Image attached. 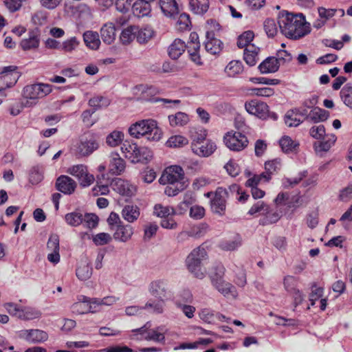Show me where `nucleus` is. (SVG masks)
Masks as SVG:
<instances>
[{"instance_id":"obj_1","label":"nucleus","mask_w":352,"mask_h":352,"mask_svg":"<svg viewBox=\"0 0 352 352\" xmlns=\"http://www.w3.org/2000/svg\"><path fill=\"white\" fill-rule=\"evenodd\" d=\"M276 210L270 209L267 204L262 201L256 202L249 210L248 214L263 215L259 220V224L267 226L278 221L280 217L287 214H292L303 203L302 197L298 193L291 195L288 192H280L274 199Z\"/></svg>"},{"instance_id":"obj_2","label":"nucleus","mask_w":352,"mask_h":352,"mask_svg":"<svg viewBox=\"0 0 352 352\" xmlns=\"http://www.w3.org/2000/svg\"><path fill=\"white\" fill-rule=\"evenodd\" d=\"M278 23L282 34L288 38L298 39L307 32L306 17L302 13L283 10L278 13Z\"/></svg>"},{"instance_id":"obj_3","label":"nucleus","mask_w":352,"mask_h":352,"mask_svg":"<svg viewBox=\"0 0 352 352\" xmlns=\"http://www.w3.org/2000/svg\"><path fill=\"white\" fill-rule=\"evenodd\" d=\"M207 258V252L202 247L194 249L187 256L186 259L187 269L195 278L201 280L206 277L207 272L204 267V264Z\"/></svg>"},{"instance_id":"obj_4","label":"nucleus","mask_w":352,"mask_h":352,"mask_svg":"<svg viewBox=\"0 0 352 352\" xmlns=\"http://www.w3.org/2000/svg\"><path fill=\"white\" fill-rule=\"evenodd\" d=\"M129 134L136 138L146 135L147 139L157 141L162 137V131L153 120H142L132 124L129 129Z\"/></svg>"},{"instance_id":"obj_5","label":"nucleus","mask_w":352,"mask_h":352,"mask_svg":"<svg viewBox=\"0 0 352 352\" xmlns=\"http://www.w3.org/2000/svg\"><path fill=\"white\" fill-rule=\"evenodd\" d=\"M52 91V85L45 83H34L24 87L22 96L25 99L24 106L32 107L36 105L40 99L44 98Z\"/></svg>"},{"instance_id":"obj_6","label":"nucleus","mask_w":352,"mask_h":352,"mask_svg":"<svg viewBox=\"0 0 352 352\" xmlns=\"http://www.w3.org/2000/svg\"><path fill=\"white\" fill-rule=\"evenodd\" d=\"M99 148V141L96 135L87 133L82 136L76 144V155L78 157H87Z\"/></svg>"},{"instance_id":"obj_7","label":"nucleus","mask_w":352,"mask_h":352,"mask_svg":"<svg viewBox=\"0 0 352 352\" xmlns=\"http://www.w3.org/2000/svg\"><path fill=\"white\" fill-rule=\"evenodd\" d=\"M184 172L179 166H170L167 167L160 179L162 184H177L181 188H184Z\"/></svg>"},{"instance_id":"obj_8","label":"nucleus","mask_w":352,"mask_h":352,"mask_svg":"<svg viewBox=\"0 0 352 352\" xmlns=\"http://www.w3.org/2000/svg\"><path fill=\"white\" fill-rule=\"evenodd\" d=\"M223 142L230 151L239 152L248 145V138L239 131H228L223 136Z\"/></svg>"},{"instance_id":"obj_9","label":"nucleus","mask_w":352,"mask_h":352,"mask_svg":"<svg viewBox=\"0 0 352 352\" xmlns=\"http://www.w3.org/2000/svg\"><path fill=\"white\" fill-rule=\"evenodd\" d=\"M67 173L76 177L82 187L91 185L94 180V176L89 173L87 167L83 164H77L68 168Z\"/></svg>"},{"instance_id":"obj_10","label":"nucleus","mask_w":352,"mask_h":352,"mask_svg":"<svg viewBox=\"0 0 352 352\" xmlns=\"http://www.w3.org/2000/svg\"><path fill=\"white\" fill-rule=\"evenodd\" d=\"M19 78L15 66H7L0 68V93H2L4 85L11 87L16 84Z\"/></svg>"},{"instance_id":"obj_11","label":"nucleus","mask_w":352,"mask_h":352,"mask_svg":"<svg viewBox=\"0 0 352 352\" xmlns=\"http://www.w3.org/2000/svg\"><path fill=\"white\" fill-rule=\"evenodd\" d=\"M308 118L305 108L288 110L284 116V122L288 127H296Z\"/></svg>"},{"instance_id":"obj_12","label":"nucleus","mask_w":352,"mask_h":352,"mask_svg":"<svg viewBox=\"0 0 352 352\" xmlns=\"http://www.w3.org/2000/svg\"><path fill=\"white\" fill-rule=\"evenodd\" d=\"M19 337L30 344H39L48 340V333L41 329H23L19 332Z\"/></svg>"},{"instance_id":"obj_13","label":"nucleus","mask_w":352,"mask_h":352,"mask_svg":"<svg viewBox=\"0 0 352 352\" xmlns=\"http://www.w3.org/2000/svg\"><path fill=\"white\" fill-rule=\"evenodd\" d=\"M149 294L157 298L163 300L169 296L168 283L164 279H157L150 283L148 286Z\"/></svg>"},{"instance_id":"obj_14","label":"nucleus","mask_w":352,"mask_h":352,"mask_svg":"<svg viewBox=\"0 0 352 352\" xmlns=\"http://www.w3.org/2000/svg\"><path fill=\"white\" fill-rule=\"evenodd\" d=\"M246 111L254 116L261 118L266 119L269 114V107L265 102L252 100L245 104Z\"/></svg>"},{"instance_id":"obj_15","label":"nucleus","mask_w":352,"mask_h":352,"mask_svg":"<svg viewBox=\"0 0 352 352\" xmlns=\"http://www.w3.org/2000/svg\"><path fill=\"white\" fill-rule=\"evenodd\" d=\"M153 88L151 87H148L147 85H140L135 87L134 90L135 94H137L138 92L141 93L140 98L141 100L150 101L152 102H162L163 104H179L180 100H168L159 98H148V94L153 93Z\"/></svg>"},{"instance_id":"obj_16","label":"nucleus","mask_w":352,"mask_h":352,"mask_svg":"<svg viewBox=\"0 0 352 352\" xmlns=\"http://www.w3.org/2000/svg\"><path fill=\"white\" fill-rule=\"evenodd\" d=\"M47 249L50 252L47 254V260L54 264H56L60 261V246H59V236L57 234H51L47 243Z\"/></svg>"},{"instance_id":"obj_17","label":"nucleus","mask_w":352,"mask_h":352,"mask_svg":"<svg viewBox=\"0 0 352 352\" xmlns=\"http://www.w3.org/2000/svg\"><path fill=\"white\" fill-rule=\"evenodd\" d=\"M113 189L120 195L132 197L136 192V186L121 178L116 179L111 184Z\"/></svg>"},{"instance_id":"obj_18","label":"nucleus","mask_w":352,"mask_h":352,"mask_svg":"<svg viewBox=\"0 0 352 352\" xmlns=\"http://www.w3.org/2000/svg\"><path fill=\"white\" fill-rule=\"evenodd\" d=\"M228 197V190L226 188H219L213 199L211 200L212 210L218 214H221L226 209V198Z\"/></svg>"},{"instance_id":"obj_19","label":"nucleus","mask_w":352,"mask_h":352,"mask_svg":"<svg viewBox=\"0 0 352 352\" xmlns=\"http://www.w3.org/2000/svg\"><path fill=\"white\" fill-rule=\"evenodd\" d=\"M112 230H114L113 239L122 243L129 241L134 233L133 228L131 225L124 224V223L116 228H112Z\"/></svg>"},{"instance_id":"obj_20","label":"nucleus","mask_w":352,"mask_h":352,"mask_svg":"<svg viewBox=\"0 0 352 352\" xmlns=\"http://www.w3.org/2000/svg\"><path fill=\"white\" fill-rule=\"evenodd\" d=\"M56 186L58 191L66 195H71L76 188V183L71 177L61 175L57 179Z\"/></svg>"},{"instance_id":"obj_21","label":"nucleus","mask_w":352,"mask_h":352,"mask_svg":"<svg viewBox=\"0 0 352 352\" xmlns=\"http://www.w3.org/2000/svg\"><path fill=\"white\" fill-rule=\"evenodd\" d=\"M109 170L112 175H119L125 169V162L117 153H111L109 155Z\"/></svg>"},{"instance_id":"obj_22","label":"nucleus","mask_w":352,"mask_h":352,"mask_svg":"<svg viewBox=\"0 0 352 352\" xmlns=\"http://www.w3.org/2000/svg\"><path fill=\"white\" fill-rule=\"evenodd\" d=\"M39 43L40 32L38 29H34L29 32L28 38L23 39L20 45L23 50H30L37 48Z\"/></svg>"},{"instance_id":"obj_23","label":"nucleus","mask_w":352,"mask_h":352,"mask_svg":"<svg viewBox=\"0 0 352 352\" xmlns=\"http://www.w3.org/2000/svg\"><path fill=\"white\" fill-rule=\"evenodd\" d=\"M324 289L322 287H318L314 284L311 285V294L309 295V302L311 306L316 305V300H319V307L322 311H324L327 305V298H322Z\"/></svg>"},{"instance_id":"obj_24","label":"nucleus","mask_w":352,"mask_h":352,"mask_svg":"<svg viewBox=\"0 0 352 352\" xmlns=\"http://www.w3.org/2000/svg\"><path fill=\"white\" fill-rule=\"evenodd\" d=\"M191 148L192 152L199 157H208L215 151L217 146L214 142L208 140L201 144H195Z\"/></svg>"},{"instance_id":"obj_25","label":"nucleus","mask_w":352,"mask_h":352,"mask_svg":"<svg viewBox=\"0 0 352 352\" xmlns=\"http://www.w3.org/2000/svg\"><path fill=\"white\" fill-rule=\"evenodd\" d=\"M336 140L335 135H327L326 137L314 144V148L317 155L322 156L324 153L327 152L334 144Z\"/></svg>"},{"instance_id":"obj_26","label":"nucleus","mask_w":352,"mask_h":352,"mask_svg":"<svg viewBox=\"0 0 352 352\" xmlns=\"http://www.w3.org/2000/svg\"><path fill=\"white\" fill-rule=\"evenodd\" d=\"M222 42L214 37V32H206L204 43L206 50L211 54H217L221 50Z\"/></svg>"},{"instance_id":"obj_27","label":"nucleus","mask_w":352,"mask_h":352,"mask_svg":"<svg viewBox=\"0 0 352 352\" xmlns=\"http://www.w3.org/2000/svg\"><path fill=\"white\" fill-rule=\"evenodd\" d=\"M167 329L164 326H159L148 331L144 338L147 341L164 344L165 342V333Z\"/></svg>"},{"instance_id":"obj_28","label":"nucleus","mask_w":352,"mask_h":352,"mask_svg":"<svg viewBox=\"0 0 352 352\" xmlns=\"http://www.w3.org/2000/svg\"><path fill=\"white\" fill-rule=\"evenodd\" d=\"M153 0H138L132 6V11L134 16L140 18L147 16L151 12L150 1Z\"/></svg>"},{"instance_id":"obj_29","label":"nucleus","mask_w":352,"mask_h":352,"mask_svg":"<svg viewBox=\"0 0 352 352\" xmlns=\"http://www.w3.org/2000/svg\"><path fill=\"white\" fill-rule=\"evenodd\" d=\"M186 44L179 38H176L168 48V56L170 58L176 60L185 52Z\"/></svg>"},{"instance_id":"obj_30","label":"nucleus","mask_w":352,"mask_h":352,"mask_svg":"<svg viewBox=\"0 0 352 352\" xmlns=\"http://www.w3.org/2000/svg\"><path fill=\"white\" fill-rule=\"evenodd\" d=\"M92 271L90 262L86 258L82 260L78 264L76 270V275L79 280H87L91 278Z\"/></svg>"},{"instance_id":"obj_31","label":"nucleus","mask_w":352,"mask_h":352,"mask_svg":"<svg viewBox=\"0 0 352 352\" xmlns=\"http://www.w3.org/2000/svg\"><path fill=\"white\" fill-rule=\"evenodd\" d=\"M100 36L102 41L107 45H110L116 39V28L113 23L104 24L100 29Z\"/></svg>"},{"instance_id":"obj_32","label":"nucleus","mask_w":352,"mask_h":352,"mask_svg":"<svg viewBox=\"0 0 352 352\" xmlns=\"http://www.w3.org/2000/svg\"><path fill=\"white\" fill-rule=\"evenodd\" d=\"M83 41L85 45L90 50H96L100 45L99 34L97 32L88 30L84 32Z\"/></svg>"},{"instance_id":"obj_33","label":"nucleus","mask_w":352,"mask_h":352,"mask_svg":"<svg viewBox=\"0 0 352 352\" xmlns=\"http://www.w3.org/2000/svg\"><path fill=\"white\" fill-rule=\"evenodd\" d=\"M140 208L136 205H126L121 211L122 217L129 223H133L139 218Z\"/></svg>"},{"instance_id":"obj_34","label":"nucleus","mask_w":352,"mask_h":352,"mask_svg":"<svg viewBox=\"0 0 352 352\" xmlns=\"http://www.w3.org/2000/svg\"><path fill=\"white\" fill-rule=\"evenodd\" d=\"M260 49L255 45L247 46L244 50L243 58L245 63L250 66H254L258 60V52Z\"/></svg>"},{"instance_id":"obj_35","label":"nucleus","mask_w":352,"mask_h":352,"mask_svg":"<svg viewBox=\"0 0 352 352\" xmlns=\"http://www.w3.org/2000/svg\"><path fill=\"white\" fill-rule=\"evenodd\" d=\"M279 66L275 57H269L259 65L258 69L262 74L274 73L278 71Z\"/></svg>"},{"instance_id":"obj_36","label":"nucleus","mask_w":352,"mask_h":352,"mask_svg":"<svg viewBox=\"0 0 352 352\" xmlns=\"http://www.w3.org/2000/svg\"><path fill=\"white\" fill-rule=\"evenodd\" d=\"M213 287L224 296H228L231 295L234 296L235 295V287L230 283L223 280L217 281L214 279L212 283Z\"/></svg>"},{"instance_id":"obj_37","label":"nucleus","mask_w":352,"mask_h":352,"mask_svg":"<svg viewBox=\"0 0 352 352\" xmlns=\"http://www.w3.org/2000/svg\"><path fill=\"white\" fill-rule=\"evenodd\" d=\"M189 133L190 138L192 140L191 148H192L195 144L197 146L204 143L208 134L207 131L203 128L191 129Z\"/></svg>"},{"instance_id":"obj_38","label":"nucleus","mask_w":352,"mask_h":352,"mask_svg":"<svg viewBox=\"0 0 352 352\" xmlns=\"http://www.w3.org/2000/svg\"><path fill=\"white\" fill-rule=\"evenodd\" d=\"M224 72L228 77H236L243 72V63L239 60H231L226 66Z\"/></svg>"},{"instance_id":"obj_39","label":"nucleus","mask_w":352,"mask_h":352,"mask_svg":"<svg viewBox=\"0 0 352 352\" xmlns=\"http://www.w3.org/2000/svg\"><path fill=\"white\" fill-rule=\"evenodd\" d=\"M162 11L167 16H173L178 13V8L175 0H160Z\"/></svg>"},{"instance_id":"obj_40","label":"nucleus","mask_w":352,"mask_h":352,"mask_svg":"<svg viewBox=\"0 0 352 352\" xmlns=\"http://www.w3.org/2000/svg\"><path fill=\"white\" fill-rule=\"evenodd\" d=\"M168 121L172 126H182L189 122L190 118L186 113L179 111L174 115H170Z\"/></svg>"},{"instance_id":"obj_41","label":"nucleus","mask_w":352,"mask_h":352,"mask_svg":"<svg viewBox=\"0 0 352 352\" xmlns=\"http://www.w3.org/2000/svg\"><path fill=\"white\" fill-rule=\"evenodd\" d=\"M190 10L197 14H203L207 12L209 8L208 0H190Z\"/></svg>"},{"instance_id":"obj_42","label":"nucleus","mask_w":352,"mask_h":352,"mask_svg":"<svg viewBox=\"0 0 352 352\" xmlns=\"http://www.w3.org/2000/svg\"><path fill=\"white\" fill-rule=\"evenodd\" d=\"M329 117V113L321 108L314 107L309 111V120L315 123L324 122Z\"/></svg>"},{"instance_id":"obj_43","label":"nucleus","mask_w":352,"mask_h":352,"mask_svg":"<svg viewBox=\"0 0 352 352\" xmlns=\"http://www.w3.org/2000/svg\"><path fill=\"white\" fill-rule=\"evenodd\" d=\"M154 32L150 27H144L139 28L137 27L136 30V39L140 43H147L153 36Z\"/></svg>"},{"instance_id":"obj_44","label":"nucleus","mask_w":352,"mask_h":352,"mask_svg":"<svg viewBox=\"0 0 352 352\" xmlns=\"http://www.w3.org/2000/svg\"><path fill=\"white\" fill-rule=\"evenodd\" d=\"M41 312L36 308L30 307H22L19 318L25 320H34L40 318Z\"/></svg>"},{"instance_id":"obj_45","label":"nucleus","mask_w":352,"mask_h":352,"mask_svg":"<svg viewBox=\"0 0 352 352\" xmlns=\"http://www.w3.org/2000/svg\"><path fill=\"white\" fill-rule=\"evenodd\" d=\"M242 245L241 237L239 235L232 239L226 240L221 243L220 248L226 251H234Z\"/></svg>"},{"instance_id":"obj_46","label":"nucleus","mask_w":352,"mask_h":352,"mask_svg":"<svg viewBox=\"0 0 352 352\" xmlns=\"http://www.w3.org/2000/svg\"><path fill=\"white\" fill-rule=\"evenodd\" d=\"M153 213L158 217L162 219L168 217L170 215H175V210L168 206H163L162 204H156L154 206Z\"/></svg>"},{"instance_id":"obj_47","label":"nucleus","mask_w":352,"mask_h":352,"mask_svg":"<svg viewBox=\"0 0 352 352\" xmlns=\"http://www.w3.org/2000/svg\"><path fill=\"white\" fill-rule=\"evenodd\" d=\"M279 144L283 151L285 153L296 151L299 146V144L298 142H296L294 140H292V138L289 136H283L279 140Z\"/></svg>"},{"instance_id":"obj_48","label":"nucleus","mask_w":352,"mask_h":352,"mask_svg":"<svg viewBox=\"0 0 352 352\" xmlns=\"http://www.w3.org/2000/svg\"><path fill=\"white\" fill-rule=\"evenodd\" d=\"M164 302L163 300H150L144 307H142L143 309H151V311L153 314H160L164 311Z\"/></svg>"},{"instance_id":"obj_49","label":"nucleus","mask_w":352,"mask_h":352,"mask_svg":"<svg viewBox=\"0 0 352 352\" xmlns=\"http://www.w3.org/2000/svg\"><path fill=\"white\" fill-rule=\"evenodd\" d=\"M137 26H129L124 29L120 34V41L123 44L130 43L136 38Z\"/></svg>"},{"instance_id":"obj_50","label":"nucleus","mask_w":352,"mask_h":352,"mask_svg":"<svg viewBox=\"0 0 352 352\" xmlns=\"http://www.w3.org/2000/svg\"><path fill=\"white\" fill-rule=\"evenodd\" d=\"M340 98L344 104L352 109V85H345L340 92Z\"/></svg>"},{"instance_id":"obj_51","label":"nucleus","mask_w":352,"mask_h":352,"mask_svg":"<svg viewBox=\"0 0 352 352\" xmlns=\"http://www.w3.org/2000/svg\"><path fill=\"white\" fill-rule=\"evenodd\" d=\"M124 139V133L120 131H113L106 138V143L111 147L118 146Z\"/></svg>"},{"instance_id":"obj_52","label":"nucleus","mask_w":352,"mask_h":352,"mask_svg":"<svg viewBox=\"0 0 352 352\" xmlns=\"http://www.w3.org/2000/svg\"><path fill=\"white\" fill-rule=\"evenodd\" d=\"M254 34L252 31H246L241 34L238 38L237 45L239 48L247 49V46L254 45L250 43L254 38Z\"/></svg>"},{"instance_id":"obj_53","label":"nucleus","mask_w":352,"mask_h":352,"mask_svg":"<svg viewBox=\"0 0 352 352\" xmlns=\"http://www.w3.org/2000/svg\"><path fill=\"white\" fill-rule=\"evenodd\" d=\"M82 300H87L89 313H96L100 311L102 308L100 298H89L85 296H81Z\"/></svg>"},{"instance_id":"obj_54","label":"nucleus","mask_w":352,"mask_h":352,"mask_svg":"<svg viewBox=\"0 0 352 352\" xmlns=\"http://www.w3.org/2000/svg\"><path fill=\"white\" fill-rule=\"evenodd\" d=\"M87 300H82L81 296L78 297V301L74 303L72 306L73 313L77 314H85L89 313V305Z\"/></svg>"},{"instance_id":"obj_55","label":"nucleus","mask_w":352,"mask_h":352,"mask_svg":"<svg viewBox=\"0 0 352 352\" xmlns=\"http://www.w3.org/2000/svg\"><path fill=\"white\" fill-rule=\"evenodd\" d=\"M83 214L78 212H72L65 215V219L71 226H78L82 223Z\"/></svg>"},{"instance_id":"obj_56","label":"nucleus","mask_w":352,"mask_h":352,"mask_svg":"<svg viewBox=\"0 0 352 352\" xmlns=\"http://www.w3.org/2000/svg\"><path fill=\"white\" fill-rule=\"evenodd\" d=\"M188 140L182 135H174L170 137L166 142V146L168 147H182L188 144Z\"/></svg>"},{"instance_id":"obj_57","label":"nucleus","mask_w":352,"mask_h":352,"mask_svg":"<svg viewBox=\"0 0 352 352\" xmlns=\"http://www.w3.org/2000/svg\"><path fill=\"white\" fill-rule=\"evenodd\" d=\"M193 202L194 199L192 197L186 195L184 197V200L182 202H180L178 204L177 208L175 209L176 212L175 214H184L188 210V209L190 208Z\"/></svg>"},{"instance_id":"obj_58","label":"nucleus","mask_w":352,"mask_h":352,"mask_svg":"<svg viewBox=\"0 0 352 352\" xmlns=\"http://www.w3.org/2000/svg\"><path fill=\"white\" fill-rule=\"evenodd\" d=\"M82 224L89 229L95 228L98 224V217L92 213L85 214L83 215Z\"/></svg>"},{"instance_id":"obj_59","label":"nucleus","mask_w":352,"mask_h":352,"mask_svg":"<svg viewBox=\"0 0 352 352\" xmlns=\"http://www.w3.org/2000/svg\"><path fill=\"white\" fill-rule=\"evenodd\" d=\"M213 272H212L209 276L211 280V283H213L214 279L217 282L223 280V276L225 274L226 269L221 264H217L214 267Z\"/></svg>"},{"instance_id":"obj_60","label":"nucleus","mask_w":352,"mask_h":352,"mask_svg":"<svg viewBox=\"0 0 352 352\" xmlns=\"http://www.w3.org/2000/svg\"><path fill=\"white\" fill-rule=\"evenodd\" d=\"M79 44L80 41L78 38L73 36L64 41L60 45V48L66 52H71L76 50Z\"/></svg>"},{"instance_id":"obj_61","label":"nucleus","mask_w":352,"mask_h":352,"mask_svg":"<svg viewBox=\"0 0 352 352\" xmlns=\"http://www.w3.org/2000/svg\"><path fill=\"white\" fill-rule=\"evenodd\" d=\"M110 104L109 100L103 96H97L91 98L89 104L96 109L106 107Z\"/></svg>"},{"instance_id":"obj_62","label":"nucleus","mask_w":352,"mask_h":352,"mask_svg":"<svg viewBox=\"0 0 352 352\" xmlns=\"http://www.w3.org/2000/svg\"><path fill=\"white\" fill-rule=\"evenodd\" d=\"M309 135L314 138L320 140L327 136L325 128L323 124L314 125L309 129Z\"/></svg>"},{"instance_id":"obj_63","label":"nucleus","mask_w":352,"mask_h":352,"mask_svg":"<svg viewBox=\"0 0 352 352\" xmlns=\"http://www.w3.org/2000/svg\"><path fill=\"white\" fill-rule=\"evenodd\" d=\"M111 236L106 232L98 233L93 236V241L96 245H104L111 242Z\"/></svg>"},{"instance_id":"obj_64","label":"nucleus","mask_w":352,"mask_h":352,"mask_svg":"<svg viewBox=\"0 0 352 352\" xmlns=\"http://www.w3.org/2000/svg\"><path fill=\"white\" fill-rule=\"evenodd\" d=\"M264 29L266 34L270 37L274 36L278 32L276 22L274 19H267L265 21Z\"/></svg>"}]
</instances>
